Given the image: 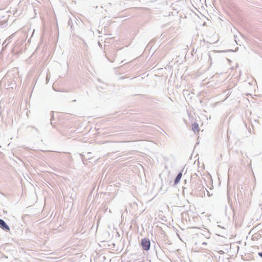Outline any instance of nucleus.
<instances>
[{"label": "nucleus", "instance_id": "obj_6", "mask_svg": "<svg viewBox=\"0 0 262 262\" xmlns=\"http://www.w3.org/2000/svg\"><path fill=\"white\" fill-rule=\"evenodd\" d=\"M87 155H88V159H91V157H92V156H92V153H91V152H88Z\"/></svg>", "mask_w": 262, "mask_h": 262}, {"label": "nucleus", "instance_id": "obj_1", "mask_svg": "<svg viewBox=\"0 0 262 262\" xmlns=\"http://www.w3.org/2000/svg\"><path fill=\"white\" fill-rule=\"evenodd\" d=\"M141 245L143 249L148 251L150 249V242L149 239L144 238L141 240Z\"/></svg>", "mask_w": 262, "mask_h": 262}, {"label": "nucleus", "instance_id": "obj_9", "mask_svg": "<svg viewBox=\"0 0 262 262\" xmlns=\"http://www.w3.org/2000/svg\"><path fill=\"white\" fill-rule=\"evenodd\" d=\"M10 39H11V36H10L9 38L6 39V40H7V41H9Z\"/></svg>", "mask_w": 262, "mask_h": 262}, {"label": "nucleus", "instance_id": "obj_11", "mask_svg": "<svg viewBox=\"0 0 262 262\" xmlns=\"http://www.w3.org/2000/svg\"><path fill=\"white\" fill-rule=\"evenodd\" d=\"M6 42H7V40H6L3 43V45H4L5 44H6Z\"/></svg>", "mask_w": 262, "mask_h": 262}, {"label": "nucleus", "instance_id": "obj_8", "mask_svg": "<svg viewBox=\"0 0 262 262\" xmlns=\"http://www.w3.org/2000/svg\"><path fill=\"white\" fill-rule=\"evenodd\" d=\"M258 255H259V256H260L261 257H262V252H259V253H258Z\"/></svg>", "mask_w": 262, "mask_h": 262}, {"label": "nucleus", "instance_id": "obj_12", "mask_svg": "<svg viewBox=\"0 0 262 262\" xmlns=\"http://www.w3.org/2000/svg\"><path fill=\"white\" fill-rule=\"evenodd\" d=\"M48 75H47V80H48Z\"/></svg>", "mask_w": 262, "mask_h": 262}, {"label": "nucleus", "instance_id": "obj_4", "mask_svg": "<svg viewBox=\"0 0 262 262\" xmlns=\"http://www.w3.org/2000/svg\"><path fill=\"white\" fill-rule=\"evenodd\" d=\"M192 127L193 130L194 132H199V124L198 123H194L192 124Z\"/></svg>", "mask_w": 262, "mask_h": 262}, {"label": "nucleus", "instance_id": "obj_7", "mask_svg": "<svg viewBox=\"0 0 262 262\" xmlns=\"http://www.w3.org/2000/svg\"><path fill=\"white\" fill-rule=\"evenodd\" d=\"M80 157L82 159L83 163L84 164V156L83 155H82V154H80Z\"/></svg>", "mask_w": 262, "mask_h": 262}, {"label": "nucleus", "instance_id": "obj_10", "mask_svg": "<svg viewBox=\"0 0 262 262\" xmlns=\"http://www.w3.org/2000/svg\"><path fill=\"white\" fill-rule=\"evenodd\" d=\"M202 245H207V243H206V242H203V243H202Z\"/></svg>", "mask_w": 262, "mask_h": 262}, {"label": "nucleus", "instance_id": "obj_13", "mask_svg": "<svg viewBox=\"0 0 262 262\" xmlns=\"http://www.w3.org/2000/svg\"><path fill=\"white\" fill-rule=\"evenodd\" d=\"M1 147V146H0V148Z\"/></svg>", "mask_w": 262, "mask_h": 262}, {"label": "nucleus", "instance_id": "obj_2", "mask_svg": "<svg viewBox=\"0 0 262 262\" xmlns=\"http://www.w3.org/2000/svg\"><path fill=\"white\" fill-rule=\"evenodd\" d=\"M0 228L3 230L6 231H10V228L9 226L6 224L4 220L0 219Z\"/></svg>", "mask_w": 262, "mask_h": 262}, {"label": "nucleus", "instance_id": "obj_5", "mask_svg": "<svg viewBox=\"0 0 262 262\" xmlns=\"http://www.w3.org/2000/svg\"><path fill=\"white\" fill-rule=\"evenodd\" d=\"M208 56H209V60L210 61V64H211L212 63V58H211V54L210 53H209L208 54Z\"/></svg>", "mask_w": 262, "mask_h": 262}, {"label": "nucleus", "instance_id": "obj_3", "mask_svg": "<svg viewBox=\"0 0 262 262\" xmlns=\"http://www.w3.org/2000/svg\"><path fill=\"white\" fill-rule=\"evenodd\" d=\"M182 176V173L181 172H180L177 176L174 181V184H177L180 181L181 178Z\"/></svg>", "mask_w": 262, "mask_h": 262}]
</instances>
